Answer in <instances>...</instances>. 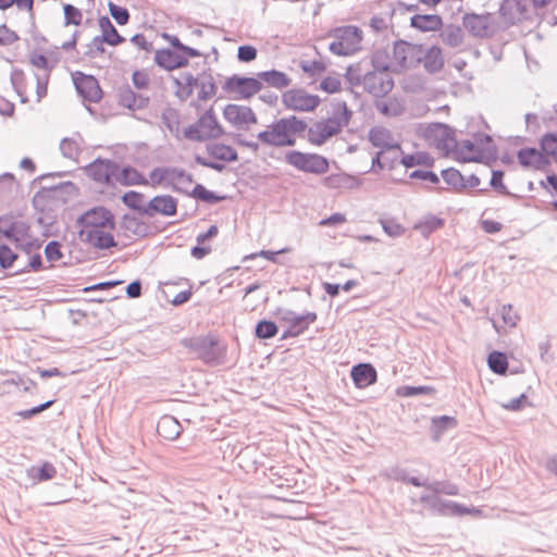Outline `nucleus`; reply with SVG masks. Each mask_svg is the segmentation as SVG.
I'll list each match as a JSON object with an SVG mask.
<instances>
[{"instance_id":"20","label":"nucleus","mask_w":557,"mask_h":557,"mask_svg":"<svg viewBox=\"0 0 557 557\" xmlns=\"http://www.w3.org/2000/svg\"><path fill=\"white\" fill-rule=\"evenodd\" d=\"M519 163L524 168L541 170L549 164L548 158L535 148H522L518 151Z\"/></svg>"},{"instance_id":"21","label":"nucleus","mask_w":557,"mask_h":557,"mask_svg":"<svg viewBox=\"0 0 557 557\" xmlns=\"http://www.w3.org/2000/svg\"><path fill=\"white\" fill-rule=\"evenodd\" d=\"M351 379L357 387H367L376 382L375 368L370 363H359L352 367Z\"/></svg>"},{"instance_id":"12","label":"nucleus","mask_w":557,"mask_h":557,"mask_svg":"<svg viewBox=\"0 0 557 557\" xmlns=\"http://www.w3.org/2000/svg\"><path fill=\"white\" fill-rule=\"evenodd\" d=\"M223 116L237 129H249L250 125L258 122V117L250 107L235 103L224 107Z\"/></svg>"},{"instance_id":"16","label":"nucleus","mask_w":557,"mask_h":557,"mask_svg":"<svg viewBox=\"0 0 557 557\" xmlns=\"http://www.w3.org/2000/svg\"><path fill=\"white\" fill-rule=\"evenodd\" d=\"M177 212V199L171 195H159L150 199L145 207V215L152 218L157 214L173 216Z\"/></svg>"},{"instance_id":"53","label":"nucleus","mask_w":557,"mask_h":557,"mask_svg":"<svg viewBox=\"0 0 557 557\" xmlns=\"http://www.w3.org/2000/svg\"><path fill=\"white\" fill-rule=\"evenodd\" d=\"M455 150H457L459 157L463 161L475 160V158L472 154L478 150L475 149L474 143L470 139H463L460 141L457 140V148Z\"/></svg>"},{"instance_id":"26","label":"nucleus","mask_w":557,"mask_h":557,"mask_svg":"<svg viewBox=\"0 0 557 557\" xmlns=\"http://www.w3.org/2000/svg\"><path fill=\"white\" fill-rule=\"evenodd\" d=\"M157 432L164 440L174 441L180 436L182 425L174 417L166 414L159 419Z\"/></svg>"},{"instance_id":"56","label":"nucleus","mask_w":557,"mask_h":557,"mask_svg":"<svg viewBox=\"0 0 557 557\" xmlns=\"http://www.w3.org/2000/svg\"><path fill=\"white\" fill-rule=\"evenodd\" d=\"M109 11L111 16L119 25H125L129 21V12L126 8L109 2Z\"/></svg>"},{"instance_id":"60","label":"nucleus","mask_w":557,"mask_h":557,"mask_svg":"<svg viewBox=\"0 0 557 557\" xmlns=\"http://www.w3.org/2000/svg\"><path fill=\"white\" fill-rule=\"evenodd\" d=\"M17 259V255L8 245H0V267L9 269Z\"/></svg>"},{"instance_id":"55","label":"nucleus","mask_w":557,"mask_h":557,"mask_svg":"<svg viewBox=\"0 0 557 557\" xmlns=\"http://www.w3.org/2000/svg\"><path fill=\"white\" fill-rule=\"evenodd\" d=\"M380 223L384 232L392 236L398 237L404 234L405 228L395 219H381Z\"/></svg>"},{"instance_id":"63","label":"nucleus","mask_w":557,"mask_h":557,"mask_svg":"<svg viewBox=\"0 0 557 557\" xmlns=\"http://www.w3.org/2000/svg\"><path fill=\"white\" fill-rule=\"evenodd\" d=\"M170 170H171V168H154L149 173V180H150L151 185L152 186L160 185L163 182H165L168 184Z\"/></svg>"},{"instance_id":"34","label":"nucleus","mask_w":557,"mask_h":557,"mask_svg":"<svg viewBox=\"0 0 557 557\" xmlns=\"http://www.w3.org/2000/svg\"><path fill=\"white\" fill-rule=\"evenodd\" d=\"M99 27L101 29L102 40L110 46H119L125 41V38L119 34L108 16L99 17Z\"/></svg>"},{"instance_id":"59","label":"nucleus","mask_w":557,"mask_h":557,"mask_svg":"<svg viewBox=\"0 0 557 557\" xmlns=\"http://www.w3.org/2000/svg\"><path fill=\"white\" fill-rule=\"evenodd\" d=\"M504 172L500 170H495L492 172V177L490 181V185L493 189H495L500 195H509V190L507 186L503 182Z\"/></svg>"},{"instance_id":"46","label":"nucleus","mask_w":557,"mask_h":557,"mask_svg":"<svg viewBox=\"0 0 557 557\" xmlns=\"http://www.w3.org/2000/svg\"><path fill=\"white\" fill-rule=\"evenodd\" d=\"M487 364L492 372L505 374L508 370L507 356L502 351H493L487 357Z\"/></svg>"},{"instance_id":"37","label":"nucleus","mask_w":557,"mask_h":557,"mask_svg":"<svg viewBox=\"0 0 557 557\" xmlns=\"http://www.w3.org/2000/svg\"><path fill=\"white\" fill-rule=\"evenodd\" d=\"M389 138L391 134L384 127H372L369 131V140L374 147L381 149L400 150V146L398 144L391 145L388 143Z\"/></svg>"},{"instance_id":"47","label":"nucleus","mask_w":557,"mask_h":557,"mask_svg":"<svg viewBox=\"0 0 557 557\" xmlns=\"http://www.w3.org/2000/svg\"><path fill=\"white\" fill-rule=\"evenodd\" d=\"M189 196L197 198L207 203H218L226 198L224 195H218L209 189H207L201 184H196L194 189L190 191Z\"/></svg>"},{"instance_id":"61","label":"nucleus","mask_w":557,"mask_h":557,"mask_svg":"<svg viewBox=\"0 0 557 557\" xmlns=\"http://www.w3.org/2000/svg\"><path fill=\"white\" fill-rule=\"evenodd\" d=\"M431 391L428 386H409L404 385L397 388L396 394L400 397H411L416 395H425Z\"/></svg>"},{"instance_id":"40","label":"nucleus","mask_w":557,"mask_h":557,"mask_svg":"<svg viewBox=\"0 0 557 557\" xmlns=\"http://www.w3.org/2000/svg\"><path fill=\"white\" fill-rule=\"evenodd\" d=\"M11 84L22 103L28 101L26 76L23 70L13 67L10 74Z\"/></svg>"},{"instance_id":"49","label":"nucleus","mask_w":557,"mask_h":557,"mask_svg":"<svg viewBox=\"0 0 557 557\" xmlns=\"http://www.w3.org/2000/svg\"><path fill=\"white\" fill-rule=\"evenodd\" d=\"M429 491L434 494H444L447 496H456L459 494L458 485L450 481H432L430 482Z\"/></svg>"},{"instance_id":"41","label":"nucleus","mask_w":557,"mask_h":557,"mask_svg":"<svg viewBox=\"0 0 557 557\" xmlns=\"http://www.w3.org/2000/svg\"><path fill=\"white\" fill-rule=\"evenodd\" d=\"M55 467L48 461L44 462L40 467L33 466L27 469V476L38 482L51 480L55 476Z\"/></svg>"},{"instance_id":"62","label":"nucleus","mask_w":557,"mask_h":557,"mask_svg":"<svg viewBox=\"0 0 557 557\" xmlns=\"http://www.w3.org/2000/svg\"><path fill=\"white\" fill-rule=\"evenodd\" d=\"M104 44H107V42H106V40H102L101 36L94 37V39L88 45V49L85 52V55L94 59V58L102 54L104 52V46H103Z\"/></svg>"},{"instance_id":"42","label":"nucleus","mask_w":557,"mask_h":557,"mask_svg":"<svg viewBox=\"0 0 557 557\" xmlns=\"http://www.w3.org/2000/svg\"><path fill=\"white\" fill-rule=\"evenodd\" d=\"M330 116L342 127L347 126L351 120L352 111L345 101H336L332 104Z\"/></svg>"},{"instance_id":"24","label":"nucleus","mask_w":557,"mask_h":557,"mask_svg":"<svg viewBox=\"0 0 557 557\" xmlns=\"http://www.w3.org/2000/svg\"><path fill=\"white\" fill-rule=\"evenodd\" d=\"M421 63L429 73L440 72L444 66V57L442 49L437 46H432L425 49L422 46Z\"/></svg>"},{"instance_id":"36","label":"nucleus","mask_w":557,"mask_h":557,"mask_svg":"<svg viewBox=\"0 0 557 557\" xmlns=\"http://www.w3.org/2000/svg\"><path fill=\"white\" fill-rule=\"evenodd\" d=\"M258 79L263 81L269 86L283 89L290 85L292 79L284 73L277 70L263 71L258 74Z\"/></svg>"},{"instance_id":"18","label":"nucleus","mask_w":557,"mask_h":557,"mask_svg":"<svg viewBox=\"0 0 557 557\" xmlns=\"http://www.w3.org/2000/svg\"><path fill=\"white\" fill-rule=\"evenodd\" d=\"M29 226L21 220L0 218V233L9 240L18 244L28 237Z\"/></svg>"},{"instance_id":"39","label":"nucleus","mask_w":557,"mask_h":557,"mask_svg":"<svg viewBox=\"0 0 557 557\" xmlns=\"http://www.w3.org/2000/svg\"><path fill=\"white\" fill-rule=\"evenodd\" d=\"M174 83L178 87L176 96L184 101L193 95L194 87L197 85L198 79L191 73H183L181 79L175 78Z\"/></svg>"},{"instance_id":"58","label":"nucleus","mask_w":557,"mask_h":557,"mask_svg":"<svg viewBox=\"0 0 557 557\" xmlns=\"http://www.w3.org/2000/svg\"><path fill=\"white\" fill-rule=\"evenodd\" d=\"M500 318L504 323V325L513 327L517 325V322L519 321V315L513 311L511 305H503L500 309Z\"/></svg>"},{"instance_id":"44","label":"nucleus","mask_w":557,"mask_h":557,"mask_svg":"<svg viewBox=\"0 0 557 557\" xmlns=\"http://www.w3.org/2000/svg\"><path fill=\"white\" fill-rule=\"evenodd\" d=\"M441 175L444 182L455 191H461L465 189V177L458 170L448 168L443 170Z\"/></svg>"},{"instance_id":"13","label":"nucleus","mask_w":557,"mask_h":557,"mask_svg":"<svg viewBox=\"0 0 557 557\" xmlns=\"http://www.w3.org/2000/svg\"><path fill=\"white\" fill-rule=\"evenodd\" d=\"M283 104L294 111H312L320 102V99L315 95H309L302 89H289L282 96Z\"/></svg>"},{"instance_id":"10","label":"nucleus","mask_w":557,"mask_h":557,"mask_svg":"<svg viewBox=\"0 0 557 557\" xmlns=\"http://www.w3.org/2000/svg\"><path fill=\"white\" fill-rule=\"evenodd\" d=\"M222 88L233 94L234 99H249L262 89V83L255 77L233 75L224 82Z\"/></svg>"},{"instance_id":"22","label":"nucleus","mask_w":557,"mask_h":557,"mask_svg":"<svg viewBox=\"0 0 557 557\" xmlns=\"http://www.w3.org/2000/svg\"><path fill=\"white\" fill-rule=\"evenodd\" d=\"M443 26V20L438 14H414L410 17V27L421 32H436Z\"/></svg>"},{"instance_id":"51","label":"nucleus","mask_w":557,"mask_h":557,"mask_svg":"<svg viewBox=\"0 0 557 557\" xmlns=\"http://www.w3.org/2000/svg\"><path fill=\"white\" fill-rule=\"evenodd\" d=\"M278 332L277 325L273 321L260 320L255 329V334L260 339L274 337Z\"/></svg>"},{"instance_id":"2","label":"nucleus","mask_w":557,"mask_h":557,"mask_svg":"<svg viewBox=\"0 0 557 557\" xmlns=\"http://www.w3.org/2000/svg\"><path fill=\"white\" fill-rule=\"evenodd\" d=\"M334 40L329 49L333 54L347 57L361 50L362 30L355 25L337 27L332 32Z\"/></svg>"},{"instance_id":"25","label":"nucleus","mask_w":557,"mask_h":557,"mask_svg":"<svg viewBox=\"0 0 557 557\" xmlns=\"http://www.w3.org/2000/svg\"><path fill=\"white\" fill-rule=\"evenodd\" d=\"M117 182L124 186L148 185V180L135 168L127 165L121 169L117 164V171L114 175V183Z\"/></svg>"},{"instance_id":"3","label":"nucleus","mask_w":557,"mask_h":557,"mask_svg":"<svg viewBox=\"0 0 557 557\" xmlns=\"http://www.w3.org/2000/svg\"><path fill=\"white\" fill-rule=\"evenodd\" d=\"M224 134L212 109L207 110L199 119L184 128V137L193 141H207L216 139Z\"/></svg>"},{"instance_id":"28","label":"nucleus","mask_w":557,"mask_h":557,"mask_svg":"<svg viewBox=\"0 0 557 557\" xmlns=\"http://www.w3.org/2000/svg\"><path fill=\"white\" fill-rule=\"evenodd\" d=\"M523 8L519 0H503L499 14L506 25H513L520 21Z\"/></svg>"},{"instance_id":"8","label":"nucleus","mask_w":557,"mask_h":557,"mask_svg":"<svg viewBox=\"0 0 557 557\" xmlns=\"http://www.w3.org/2000/svg\"><path fill=\"white\" fill-rule=\"evenodd\" d=\"M462 25L471 36L476 38H491L499 29L496 18L491 13H466Z\"/></svg>"},{"instance_id":"30","label":"nucleus","mask_w":557,"mask_h":557,"mask_svg":"<svg viewBox=\"0 0 557 557\" xmlns=\"http://www.w3.org/2000/svg\"><path fill=\"white\" fill-rule=\"evenodd\" d=\"M191 183V174L187 173L184 169L171 168L168 185H171L173 190L189 195L190 193L187 188Z\"/></svg>"},{"instance_id":"33","label":"nucleus","mask_w":557,"mask_h":557,"mask_svg":"<svg viewBox=\"0 0 557 557\" xmlns=\"http://www.w3.org/2000/svg\"><path fill=\"white\" fill-rule=\"evenodd\" d=\"M305 133L306 135L304 138L313 146H322L329 138L333 137L331 135V129H326L321 121H317L310 126L307 125Z\"/></svg>"},{"instance_id":"50","label":"nucleus","mask_w":557,"mask_h":557,"mask_svg":"<svg viewBox=\"0 0 557 557\" xmlns=\"http://www.w3.org/2000/svg\"><path fill=\"white\" fill-rule=\"evenodd\" d=\"M400 162L406 168H412L414 165L431 166L433 159L426 152H418L416 154L403 156Z\"/></svg>"},{"instance_id":"6","label":"nucleus","mask_w":557,"mask_h":557,"mask_svg":"<svg viewBox=\"0 0 557 557\" xmlns=\"http://www.w3.org/2000/svg\"><path fill=\"white\" fill-rule=\"evenodd\" d=\"M421 135L430 146H434L445 154L457 148L455 129L446 124L431 123L421 129Z\"/></svg>"},{"instance_id":"14","label":"nucleus","mask_w":557,"mask_h":557,"mask_svg":"<svg viewBox=\"0 0 557 557\" xmlns=\"http://www.w3.org/2000/svg\"><path fill=\"white\" fill-rule=\"evenodd\" d=\"M73 82L76 91L85 100L90 102H98L102 98V91L99 83L92 75H86L82 72H76L73 76Z\"/></svg>"},{"instance_id":"23","label":"nucleus","mask_w":557,"mask_h":557,"mask_svg":"<svg viewBox=\"0 0 557 557\" xmlns=\"http://www.w3.org/2000/svg\"><path fill=\"white\" fill-rule=\"evenodd\" d=\"M119 103L131 110H140L148 106L149 98L136 94L128 85L119 89Z\"/></svg>"},{"instance_id":"48","label":"nucleus","mask_w":557,"mask_h":557,"mask_svg":"<svg viewBox=\"0 0 557 557\" xmlns=\"http://www.w3.org/2000/svg\"><path fill=\"white\" fill-rule=\"evenodd\" d=\"M444 220L435 215H430L423 221L417 223L414 228L418 230L424 237H428L431 233L442 227Z\"/></svg>"},{"instance_id":"19","label":"nucleus","mask_w":557,"mask_h":557,"mask_svg":"<svg viewBox=\"0 0 557 557\" xmlns=\"http://www.w3.org/2000/svg\"><path fill=\"white\" fill-rule=\"evenodd\" d=\"M154 62L158 66L166 71H173L175 69L186 66L188 64V59L177 51L160 49L154 53Z\"/></svg>"},{"instance_id":"17","label":"nucleus","mask_w":557,"mask_h":557,"mask_svg":"<svg viewBox=\"0 0 557 557\" xmlns=\"http://www.w3.org/2000/svg\"><path fill=\"white\" fill-rule=\"evenodd\" d=\"M78 225H97L107 226L109 230H114V215L110 210L103 207H95L77 219Z\"/></svg>"},{"instance_id":"15","label":"nucleus","mask_w":557,"mask_h":557,"mask_svg":"<svg viewBox=\"0 0 557 557\" xmlns=\"http://www.w3.org/2000/svg\"><path fill=\"white\" fill-rule=\"evenodd\" d=\"M117 163L112 160L96 159L86 166V173L94 181L102 184H114Z\"/></svg>"},{"instance_id":"11","label":"nucleus","mask_w":557,"mask_h":557,"mask_svg":"<svg viewBox=\"0 0 557 557\" xmlns=\"http://www.w3.org/2000/svg\"><path fill=\"white\" fill-rule=\"evenodd\" d=\"M422 45L397 40L393 47V61L401 69L414 67L421 63Z\"/></svg>"},{"instance_id":"43","label":"nucleus","mask_w":557,"mask_h":557,"mask_svg":"<svg viewBox=\"0 0 557 557\" xmlns=\"http://www.w3.org/2000/svg\"><path fill=\"white\" fill-rule=\"evenodd\" d=\"M122 201L128 208L137 211L141 215H145V207L147 205L145 196L141 193L129 190L122 196Z\"/></svg>"},{"instance_id":"9","label":"nucleus","mask_w":557,"mask_h":557,"mask_svg":"<svg viewBox=\"0 0 557 557\" xmlns=\"http://www.w3.org/2000/svg\"><path fill=\"white\" fill-rule=\"evenodd\" d=\"M357 82L374 97H383L394 87L393 77L387 71H370L362 77L358 76Z\"/></svg>"},{"instance_id":"29","label":"nucleus","mask_w":557,"mask_h":557,"mask_svg":"<svg viewBox=\"0 0 557 557\" xmlns=\"http://www.w3.org/2000/svg\"><path fill=\"white\" fill-rule=\"evenodd\" d=\"M324 184L329 188L355 189L361 186V181L359 177L347 173H336L326 176Z\"/></svg>"},{"instance_id":"54","label":"nucleus","mask_w":557,"mask_h":557,"mask_svg":"<svg viewBox=\"0 0 557 557\" xmlns=\"http://www.w3.org/2000/svg\"><path fill=\"white\" fill-rule=\"evenodd\" d=\"M64 12V24L67 25H76L78 26L82 23L83 14L81 10H78L73 4H65L63 7Z\"/></svg>"},{"instance_id":"1","label":"nucleus","mask_w":557,"mask_h":557,"mask_svg":"<svg viewBox=\"0 0 557 557\" xmlns=\"http://www.w3.org/2000/svg\"><path fill=\"white\" fill-rule=\"evenodd\" d=\"M307 122L296 115L284 116L273 121L257 134V139L268 147H293L297 138L305 137Z\"/></svg>"},{"instance_id":"32","label":"nucleus","mask_w":557,"mask_h":557,"mask_svg":"<svg viewBox=\"0 0 557 557\" xmlns=\"http://www.w3.org/2000/svg\"><path fill=\"white\" fill-rule=\"evenodd\" d=\"M440 38L442 42L450 48H457L463 42V30L459 25L448 24L442 26Z\"/></svg>"},{"instance_id":"4","label":"nucleus","mask_w":557,"mask_h":557,"mask_svg":"<svg viewBox=\"0 0 557 557\" xmlns=\"http://www.w3.org/2000/svg\"><path fill=\"white\" fill-rule=\"evenodd\" d=\"M284 161L298 171L314 175H323L330 169V162L324 156L299 150L287 151Z\"/></svg>"},{"instance_id":"45","label":"nucleus","mask_w":557,"mask_h":557,"mask_svg":"<svg viewBox=\"0 0 557 557\" xmlns=\"http://www.w3.org/2000/svg\"><path fill=\"white\" fill-rule=\"evenodd\" d=\"M121 228L124 231L126 235H136L144 236L146 231V225L140 222L137 218L132 216L129 214H125L121 222Z\"/></svg>"},{"instance_id":"64","label":"nucleus","mask_w":557,"mask_h":557,"mask_svg":"<svg viewBox=\"0 0 557 557\" xmlns=\"http://www.w3.org/2000/svg\"><path fill=\"white\" fill-rule=\"evenodd\" d=\"M456 502L437 498L432 502V510L441 516H450Z\"/></svg>"},{"instance_id":"7","label":"nucleus","mask_w":557,"mask_h":557,"mask_svg":"<svg viewBox=\"0 0 557 557\" xmlns=\"http://www.w3.org/2000/svg\"><path fill=\"white\" fill-rule=\"evenodd\" d=\"M277 315L280 322L286 325L281 339L299 336L317 321V313L311 311L298 314L289 309H278Z\"/></svg>"},{"instance_id":"31","label":"nucleus","mask_w":557,"mask_h":557,"mask_svg":"<svg viewBox=\"0 0 557 557\" xmlns=\"http://www.w3.org/2000/svg\"><path fill=\"white\" fill-rule=\"evenodd\" d=\"M208 154L222 162H234L238 160L237 151L230 145L211 143L206 146Z\"/></svg>"},{"instance_id":"52","label":"nucleus","mask_w":557,"mask_h":557,"mask_svg":"<svg viewBox=\"0 0 557 557\" xmlns=\"http://www.w3.org/2000/svg\"><path fill=\"white\" fill-rule=\"evenodd\" d=\"M541 152L546 157L549 156L557 161V135L553 133L545 134L541 140Z\"/></svg>"},{"instance_id":"38","label":"nucleus","mask_w":557,"mask_h":557,"mask_svg":"<svg viewBox=\"0 0 557 557\" xmlns=\"http://www.w3.org/2000/svg\"><path fill=\"white\" fill-rule=\"evenodd\" d=\"M197 79L198 83L196 86L199 87L198 99L206 101L212 98L216 92V86L212 74L208 72H202L201 74H199Z\"/></svg>"},{"instance_id":"27","label":"nucleus","mask_w":557,"mask_h":557,"mask_svg":"<svg viewBox=\"0 0 557 557\" xmlns=\"http://www.w3.org/2000/svg\"><path fill=\"white\" fill-rule=\"evenodd\" d=\"M112 230H102L96 233L87 234V237L82 238L81 240L89 246H92L96 249H108L116 246V242L111 234Z\"/></svg>"},{"instance_id":"57","label":"nucleus","mask_w":557,"mask_h":557,"mask_svg":"<svg viewBox=\"0 0 557 557\" xmlns=\"http://www.w3.org/2000/svg\"><path fill=\"white\" fill-rule=\"evenodd\" d=\"M45 256L49 262H57L62 257L61 244L58 240L49 242L45 247Z\"/></svg>"},{"instance_id":"5","label":"nucleus","mask_w":557,"mask_h":557,"mask_svg":"<svg viewBox=\"0 0 557 557\" xmlns=\"http://www.w3.org/2000/svg\"><path fill=\"white\" fill-rule=\"evenodd\" d=\"M187 346L208 366H220L225 361L226 348L220 346L214 336L191 338Z\"/></svg>"},{"instance_id":"35","label":"nucleus","mask_w":557,"mask_h":557,"mask_svg":"<svg viewBox=\"0 0 557 557\" xmlns=\"http://www.w3.org/2000/svg\"><path fill=\"white\" fill-rule=\"evenodd\" d=\"M83 138L79 134L73 137H65L60 143V150L64 158L73 161H77L78 156L82 152Z\"/></svg>"}]
</instances>
